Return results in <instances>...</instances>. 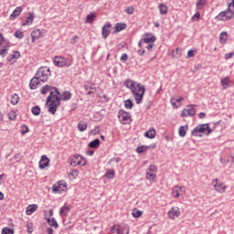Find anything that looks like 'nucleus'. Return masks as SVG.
Returning <instances> with one entry per match:
<instances>
[{"label": "nucleus", "mask_w": 234, "mask_h": 234, "mask_svg": "<svg viewBox=\"0 0 234 234\" xmlns=\"http://www.w3.org/2000/svg\"><path fill=\"white\" fill-rule=\"evenodd\" d=\"M87 127H88V124H87V122L85 121H80L78 124V129L80 133H83V131H87Z\"/></svg>", "instance_id": "bb28decb"}, {"label": "nucleus", "mask_w": 234, "mask_h": 234, "mask_svg": "<svg viewBox=\"0 0 234 234\" xmlns=\"http://www.w3.org/2000/svg\"><path fill=\"white\" fill-rule=\"evenodd\" d=\"M37 205H36V204L29 205L27 207L26 215L30 216V215H32V213H34V211H37Z\"/></svg>", "instance_id": "b1692460"}, {"label": "nucleus", "mask_w": 234, "mask_h": 234, "mask_svg": "<svg viewBox=\"0 0 234 234\" xmlns=\"http://www.w3.org/2000/svg\"><path fill=\"white\" fill-rule=\"evenodd\" d=\"M50 69L47 67L40 68L37 73L36 76L39 80V81H42L45 83V81H48V78H50Z\"/></svg>", "instance_id": "20e7f679"}, {"label": "nucleus", "mask_w": 234, "mask_h": 234, "mask_svg": "<svg viewBox=\"0 0 234 234\" xmlns=\"http://www.w3.org/2000/svg\"><path fill=\"white\" fill-rule=\"evenodd\" d=\"M119 122L122 123V125H129L131 123V114L123 110L119 111L118 112Z\"/></svg>", "instance_id": "6e6552de"}, {"label": "nucleus", "mask_w": 234, "mask_h": 234, "mask_svg": "<svg viewBox=\"0 0 234 234\" xmlns=\"http://www.w3.org/2000/svg\"><path fill=\"white\" fill-rule=\"evenodd\" d=\"M22 12L23 8L21 6L16 7L9 16L10 21H14Z\"/></svg>", "instance_id": "6ab92c4d"}, {"label": "nucleus", "mask_w": 234, "mask_h": 234, "mask_svg": "<svg viewBox=\"0 0 234 234\" xmlns=\"http://www.w3.org/2000/svg\"><path fill=\"white\" fill-rule=\"evenodd\" d=\"M53 63L57 67H70V65H72V59L62 57H55Z\"/></svg>", "instance_id": "0eeeda50"}, {"label": "nucleus", "mask_w": 234, "mask_h": 234, "mask_svg": "<svg viewBox=\"0 0 234 234\" xmlns=\"http://www.w3.org/2000/svg\"><path fill=\"white\" fill-rule=\"evenodd\" d=\"M158 8L161 16H165V14H167V5L160 4Z\"/></svg>", "instance_id": "f704fd0d"}, {"label": "nucleus", "mask_w": 234, "mask_h": 234, "mask_svg": "<svg viewBox=\"0 0 234 234\" xmlns=\"http://www.w3.org/2000/svg\"><path fill=\"white\" fill-rule=\"evenodd\" d=\"M207 3V0H197L196 6L197 10H202L204 6H206V4Z\"/></svg>", "instance_id": "7c9ffc66"}, {"label": "nucleus", "mask_w": 234, "mask_h": 234, "mask_svg": "<svg viewBox=\"0 0 234 234\" xmlns=\"http://www.w3.org/2000/svg\"><path fill=\"white\" fill-rule=\"evenodd\" d=\"M133 101L131 100H127L124 101V107L125 109H133Z\"/></svg>", "instance_id": "49530a36"}, {"label": "nucleus", "mask_w": 234, "mask_h": 234, "mask_svg": "<svg viewBox=\"0 0 234 234\" xmlns=\"http://www.w3.org/2000/svg\"><path fill=\"white\" fill-rule=\"evenodd\" d=\"M146 178L150 182H153L156 178V174H154V172H149V171L146 170Z\"/></svg>", "instance_id": "72a5a7b5"}, {"label": "nucleus", "mask_w": 234, "mask_h": 234, "mask_svg": "<svg viewBox=\"0 0 234 234\" xmlns=\"http://www.w3.org/2000/svg\"><path fill=\"white\" fill-rule=\"evenodd\" d=\"M200 19V12H197L193 16H192V21H198Z\"/></svg>", "instance_id": "6e6d98bb"}, {"label": "nucleus", "mask_w": 234, "mask_h": 234, "mask_svg": "<svg viewBox=\"0 0 234 234\" xmlns=\"http://www.w3.org/2000/svg\"><path fill=\"white\" fill-rule=\"evenodd\" d=\"M142 214H143V212L138 209H133L132 211V215H133V217H134V218H138L142 217Z\"/></svg>", "instance_id": "37998d69"}, {"label": "nucleus", "mask_w": 234, "mask_h": 234, "mask_svg": "<svg viewBox=\"0 0 234 234\" xmlns=\"http://www.w3.org/2000/svg\"><path fill=\"white\" fill-rule=\"evenodd\" d=\"M132 93L135 100V103H137V105H140V103H142V101L144 100V95L145 94V87L138 83V86L134 87Z\"/></svg>", "instance_id": "7ed1b4c3"}, {"label": "nucleus", "mask_w": 234, "mask_h": 234, "mask_svg": "<svg viewBox=\"0 0 234 234\" xmlns=\"http://www.w3.org/2000/svg\"><path fill=\"white\" fill-rule=\"evenodd\" d=\"M105 176L109 179L114 178V170H109L106 172Z\"/></svg>", "instance_id": "de8ad7c7"}, {"label": "nucleus", "mask_w": 234, "mask_h": 234, "mask_svg": "<svg viewBox=\"0 0 234 234\" xmlns=\"http://www.w3.org/2000/svg\"><path fill=\"white\" fill-rule=\"evenodd\" d=\"M110 229L112 234H129V227L127 226L113 225Z\"/></svg>", "instance_id": "9d476101"}, {"label": "nucleus", "mask_w": 234, "mask_h": 234, "mask_svg": "<svg viewBox=\"0 0 234 234\" xmlns=\"http://www.w3.org/2000/svg\"><path fill=\"white\" fill-rule=\"evenodd\" d=\"M31 37H32V43H35L36 39H39V37H41V30L35 29L34 31H32Z\"/></svg>", "instance_id": "5701e85b"}, {"label": "nucleus", "mask_w": 234, "mask_h": 234, "mask_svg": "<svg viewBox=\"0 0 234 234\" xmlns=\"http://www.w3.org/2000/svg\"><path fill=\"white\" fill-rule=\"evenodd\" d=\"M25 37V35L23 34L22 31H16L15 32V37H17V39H23V37Z\"/></svg>", "instance_id": "09e8293b"}, {"label": "nucleus", "mask_w": 234, "mask_h": 234, "mask_svg": "<svg viewBox=\"0 0 234 234\" xmlns=\"http://www.w3.org/2000/svg\"><path fill=\"white\" fill-rule=\"evenodd\" d=\"M6 48H0V56H2V58H5V56H6Z\"/></svg>", "instance_id": "864d4df0"}, {"label": "nucleus", "mask_w": 234, "mask_h": 234, "mask_svg": "<svg viewBox=\"0 0 234 234\" xmlns=\"http://www.w3.org/2000/svg\"><path fill=\"white\" fill-rule=\"evenodd\" d=\"M2 234H14V229L8 228V227H5L2 229Z\"/></svg>", "instance_id": "c03bdc74"}, {"label": "nucleus", "mask_w": 234, "mask_h": 234, "mask_svg": "<svg viewBox=\"0 0 234 234\" xmlns=\"http://www.w3.org/2000/svg\"><path fill=\"white\" fill-rule=\"evenodd\" d=\"M153 47H154V43L148 44L145 48H147L148 50H151L153 48Z\"/></svg>", "instance_id": "69168bd1"}, {"label": "nucleus", "mask_w": 234, "mask_h": 234, "mask_svg": "<svg viewBox=\"0 0 234 234\" xmlns=\"http://www.w3.org/2000/svg\"><path fill=\"white\" fill-rule=\"evenodd\" d=\"M144 136L146 138H150V140H153V138L156 136V131L151 128L149 131L145 132Z\"/></svg>", "instance_id": "a878e982"}, {"label": "nucleus", "mask_w": 234, "mask_h": 234, "mask_svg": "<svg viewBox=\"0 0 234 234\" xmlns=\"http://www.w3.org/2000/svg\"><path fill=\"white\" fill-rule=\"evenodd\" d=\"M48 164H50V159L47 155H42L39 161V168L45 169V167H48Z\"/></svg>", "instance_id": "dca6fc26"}, {"label": "nucleus", "mask_w": 234, "mask_h": 234, "mask_svg": "<svg viewBox=\"0 0 234 234\" xmlns=\"http://www.w3.org/2000/svg\"><path fill=\"white\" fill-rule=\"evenodd\" d=\"M143 41L144 43H146V44L154 43V41H156V37L154 36L149 37V34H145L144 36Z\"/></svg>", "instance_id": "412c9836"}, {"label": "nucleus", "mask_w": 234, "mask_h": 234, "mask_svg": "<svg viewBox=\"0 0 234 234\" xmlns=\"http://www.w3.org/2000/svg\"><path fill=\"white\" fill-rule=\"evenodd\" d=\"M47 233L48 234H52V233H54V229H52V228H48Z\"/></svg>", "instance_id": "774afa93"}, {"label": "nucleus", "mask_w": 234, "mask_h": 234, "mask_svg": "<svg viewBox=\"0 0 234 234\" xmlns=\"http://www.w3.org/2000/svg\"><path fill=\"white\" fill-rule=\"evenodd\" d=\"M222 89L226 90L228 87H231V81L229 80V77H225L220 80Z\"/></svg>", "instance_id": "4be33fe9"}, {"label": "nucleus", "mask_w": 234, "mask_h": 234, "mask_svg": "<svg viewBox=\"0 0 234 234\" xmlns=\"http://www.w3.org/2000/svg\"><path fill=\"white\" fill-rule=\"evenodd\" d=\"M79 174H80V173H79L78 170H76V169H72V170H70V172H69V175H70V176H72V178H77V176H78Z\"/></svg>", "instance_id": "8fccbe9b"}, {"label": "nucleus", "mask_w": 234, "mask_h": 234, "mask_svg": "<svg viewBox=\"0 0 234 234\" xmlns=\"http://www.w3.org/2000/svg\"><path fill=\"white\" fill-rule=\"evenodd\" d=\"M227 163L232 165V164H234V155H229L227 157Z\"/></svg>", "instance_id": "13d9d810"}, {"label": "nucleus", "mask_w": 234, "mask_h": 234, "mask_svg": "<svg viewBox=\"0 0 234 234\" xmlns=\"http://www.w3.org/2000/svg\"><path fill=\"white\" fill-rule=\"evenodd\" d=\"M180 215H181L180 207H172L167 213L168 218H170L172 220L178 218V217H180Z\"/></svg>", "instance_id": "9b49d317"}, {"label": "nucleus", "mask_w": 234, "mask_h": 234, "mask_svg": "<svg viewBox=\"0 0 234 234\" xmlns=\"http://www.w3.org/2000/svg\"><path fill=\"white\" fill-rule=\"evenodd\" d=\"M69 165L71 167H76V165H87V161L80 154H74L69 157Z\"/></svg>", "instance_id": "39448f33"}, {"label": "nucleus", "mask_w": 234, "mask_h": 234, "mask_svg": "<svg viewBox=\"0 0 234 234\" xmlns=\"http://www.w3.org/2000/svg\"><path fill=\"white\" fill-rule=\"evenodd\" d=\"M180 48H176V50L172 51L173 58H180L181 56Z\"/></svg>", "instance_id": "a18cd8bd"}, {"label": "nucleus", "mask_w": 234, "mask_h": 234, "mask_svg": "<svg viewBox=\"0 0 234 234\" xmlns=\"http://www.w3.org/2000/svg\"><path fill=\"white\" fill-rule=\"evenodd\" d=\"M112 162H116V164H118L120 162V157H114V158L111 159L109 161V164H111Z\"/></svg>", "instance_id": "e2e57ef3"}, {"label": "nucleus", "mask_w": 234, "mask_h": 234, "mask_svg": "<svg viewBox=\"0 0 234 234\" xmlns=\"http://www.w3.org/2000/svg\"><path fill=\"white\" fill-rule=\"evenodd\" d=\"M48 224H49V226H52L53 228H58V221H56V219L54 218H46Z\"/></svg>", "instance_id": "58836bf2"}, {"label": "nucleus", "mask_w": 234, "mask_h": 234, "mask_svg": "<svg viewBox=\"0 0 234 234\" xmlns=\"http://www.w3.org/2000/svg\"><path fill=\"white\" fill-rule=\"evenodd\" d=\"M195 107H197V105L190 104L186 106V108L183 110L181 113V118H187V116H195V114H197V110L195 109Z\"/></svg>", "instance_id": "1a4fd4ad"}, {"label": "nucleus", "mask_w": 234, "mask_h": 234, "mask_svg": "<svg viewBox=\"0 0 234 234\" xmlns=\"http://www.w3.org/2000/svg\"><path fill=\"white\" fill-rule=\"evenodd\" d=\"M89 147H90V149H98V147H100V139H94L91 141L89 144Z\"/></svg>", "instance_id": "cd10ccee"}, {"label": "nucleus", "mask_w": 234, "mask_h": 234, "mask_svg": "<svg viewBox=\"0 0 234 234\" xmlns=\"http://www.w3.org/2000/svg\"><path fill=\"white\" fill-rule=\"evenodd\" d=\"M31 112L34 116H39V114H41V108H39V106H34Z\"/></svg>", "instance_id": "e433bc0d"}, {"label": "nucleus", "mask_w": 234, "mask_h": 234, "mask_svg": "<svg viewBox=\"0 0 234 234\" xmlns=\"http://www.w3.org/2000/svg\"><path fill=\"white\" fill-rule=\"evenodd\" d=\"M187 129H189V125H186V126H180L178 129V133H179V136H181V138H184L186 136V134H187Z\"/></svg>", "instance_id": "393cba45"}, {"label": "nucleus", "mask_w": 234, "mask_h": 234, "mask_svg": "<svg viewBox=\"0 0 234 234\" xmlns=\"http://www.w3.org/2000/svg\"><path fill=\"white\" fill-rule=\"evenodd\" d=\"M212 130L209 128L208 123L199 124L197 125L191 133L192 136H202V134H206L209 136L211 134Z\"/></svg>", "instance_id": "f03ea898"}, {"label": "nucleus", "mask_w": 234, "mask_h": 234, "mask_svg": "<svg viewBox=\"0 0 234 234\" xmlns=\"http://www.w3.org/2000/svg\"><path fill=\"white\" fill-rule=\"evenodd\" d=\"M67 189V185L64 183V181H59L58 185H54L52 187L53 193H60V191H65Z\"/></svg>", "instance_id": "ddd939ff"}, {"label": "nucleus", "mask_w": 234, "mask_h": 234, "mask_svg": "<svg viewBox=\"0 0 234 234\" xmlns=\"http://www.w3.org/2000/svg\"><path fill=\"white\" fill-rule=\"evenodd\" d=\"M126 27L127 26L125 24H116L115 30L117 32H122V30H125Z\"/></svg>", "instance_id": "79ce46f5"}, {"label": "nucleus", "mask_w": 234, "mask_h": 234, "mask_svg": "<svg viewBox=\"0 0 234 234\" xmlns=\"http://www.w3.org/2000/svg\"><path fill=\"white\" fill-rule=\"evenodd\" d=\"M184 100L183 97H178V96H174L170 99V103L174 109H178L180 106L177 105L176 103H180Z\"/></svg>", "instance_id": "f3484780"}, {"label": "nucleus", "mask_w": 234, "mask_h": 234, "mask_svg": "<svg viewBox=\"0 0 234 234\" xmlns=\"http://www.w3.org/2000/svg\"><path fill=\"white\" fill-rule=\"evenodd\" d=\"M198 118H200L201 120L204 119V118H206V113L200 112V113L198 114Z\"/></svg>", "instance_id": "338daca9"}, {"label": "nucleus", "mask_w": 234, "mask_h": 234, "mask_svg": "<svg viewBox=\"0 0 234 234\" xmlns=\"http://www.w3.org/2000/svg\"><path fill=\"white\" fill-rule=\"evenodd\" d=\"M184 195H186V189L180 186H176L172 190V197H174V198L184 197Z\"/></svg>", "instance_id": "f8f14e48"}, {"label": "nucleus", "mask_w": 234, "mask_h": 234, "mask_svg": "<svg viewBox=\"0 0 234 234\" xmlns=\"http://www.w3.org/2000/svg\"><path fill=\"white\" fill-rule=\"evenodd\" d=\"M11 103H12V105H17V103H19V95H17V94L12 95Z\"/></svg>", "instance_id": "ea45409f"}, {"label": "nucleus", "mask_w": 234, "mask_h": 234, "mask_svg": "<svg viewBox=\"0 0 234 234\" xmlns=\"http://www.w3.org/2000/svg\"><path fill=\"white\" fill-rule=\"evenodd\" d=\"M94 19H96V14H90L86 16V23H92Z\"/></svg>", "instance_id": "a19ab883"}, {"label": "nucleus", "mask_w": 234, "mask_h": 234, "mask_svg": "<svg viewBox=\"0 0 234 234\" xmlns=\"http://www.w3.org/2000/svg\"><path fill=\"white\" fill-rule=\"evenodd\" d=\"M70 98H72V94L70 93V91H64L62 94V101H69V100H70Z\"/></svg>", "instance_id": "c9c22d12"}, {"label": "nucleus", "mask_w": 234, "mask_h": 234, "mask_svg": "<svg viewBox=\"0 0 234 234\" xmlns=\"http://www.w3.org/2000/svg\"><path fill=\"white\" fill-rule=\"evenodd\" d=\"M124 85H125V87H126L127 89H130V90H132V92H133V89H134L135 87H139V86H138V82H136V81H134V80H126L124 81Z\"/></svg>", "instance_id": "aec40b11"}, {"label": "nucleus", "mask_w": 234, "mask_h": 234, "mask_svg": "<svg viewBox=\"0 0 234 234\" xmlns=\"http://www.w3.org/2000/svg\"><path fill=\"white\" fill-rule=\"evenodd\" d=\"M49 92V96L47 98V103L48 104V112L50 114H56L58 108L61 105V93L58 90V88L45 85L41 89V94H47Z\"/></svg>", "instance_id": "f257e3e1"}, {"label": "nucleus", "mask_w": 234, "mask_h": 234, "mask_svg": "<svg viewBox=\"0 0 234 234\" xmlns=\"http://www.w3.org/2000/svg\"><path fill=\"white\" fill-rule=\"evenodd\" d=\"M227 16V21H229L232 17H234V9L229 6L227 10H225Z\"/></svg>", "instance_id": "c85d7f7f"}, {"label": "nucleus", "mask_w": 234, "mask_h": 234, "mask_svg": "<svg viewBox=\"0 0 234 234\" xmlns=\"http://www.w3.org/2000/svg\"><path fill=\"white\" fill-rule=\"evenodd\" d=\"M9 120H12V121L16 120V113L14 112H11L9 113Z\"/></svg>", "instance_id": "680f3d73"}, {"label": "nucleus", "mask_w": 234, "mask_h": 234, "mask_svg": "<svg viewBox=\"0 0 234 234\" xmlns=\"http://www.w3.org/2000/svg\"><path fill=\"white\" fill-rule=\"evenodd\" d=\"M126 14L132 15L134 12V7L133 6H128L125 9Z\"/></svg>", "instance_id": "5fc2aeb1"}, {"label": "nucleus", "mask_w": 234, "mask_h": 234, "mask_svg": "<svg viewBox=\"0 0 234 234\" xmlns=\"http://www.w3.org/2000/svg\"><path fill=\"white\" fill-rule=\"evenodd\" d=\"M146 171L150 172V173H154L156 174V171H158V168L155 165H150L149 169H147Z\"/></svg>", "instance_id": "3c124183"}, {"label": "nucleus", "mask_w": 234, "mask_h": 234, "mask_svg": "<svg viewBox=\"0 0 234 234\" xmlns=\"http://www.w3.org/2000/svg\"><path fill=\"white\" fill-rule=\"evenodd\" d=\"M127 54L126 53H123L121 57V61H127Z\"/></svg>", "instance_id": "0e129e2a"}, {"label": "nucleus", "mask_w": 234, "mask_h": 234, "mask_svg": "<svg viewBox=\"0 0 234 234\" xmlns=\"http://www.w3.org/2000/svg\"><path fill=\"white\" fill-rule=\"evenodd\" d=\"M186 58H195V51L193 49L188 50Z\"/></svg>", "instance_id": "bf43d9fd"}, {"label": "nucleus", "mask_w": 234, "mask_h": 234, "mask_svg": "<svg viewBox=\"0 0 234 234\" xmlns=\"http://www.w3.org/2000/svg\"><path fill=\"white\" fill-rule=\"evenodd\" d=\"M39 79L37 78V75H35V77L33 79H31L30 82H29V88L31 89V90H35V89H37V85H39Z\"/></svg>", "instance_id": "a211bd4d"}, {"label": "nucleus", "mask_w": 234, "mask_h": 234, "mask_svg": "<svg viewBox=\"0 0 234 234\" xmlns=\"http://www.w3.org/2000/svg\"><path fill=\"white\" fill-rule=\"evenodd\" d=\"M21 129H22V134H27V133H28L29 131L28 126L25 124L21 126Z\"/></svg>", "instance_id": "4d7b16f0"}, {"label": "nucleus", "mask_w": 234, "mask_h": 234, "mask_svg": "<svg viewBox=\"0 0 234 234\" xmlns=\"http://www.w3.org/2000/svg\"><path fill=\"white\" fill-rule=\"evenodd\" d=\"M34 13H31L29 16L27 18L26 22L22 24L23 27H27V25H32V23H34Z\"/></svg>", "instance_id": "c756f323"}, {"label": "nucleus", "mask_w": 234, "mask_h": 234, "mask_svg": "<svg viewBox=\"0 0 234 234\" xmlns=\"http://www.w3.org/2000/svg\"><path fill=\"white\" fill-rule=\"evenodd\" d=\"M112 27V25H111V23H108L102 27L101 34H102V37L104 39H107V37H109V36H111Z\"/></svg>", "instance_id": "4468645a"}, {"label": "nucleus", "mask_w": 234, "mask_h": 234, "mask_svg": "<svg viewBox=\"0 0 234 234\" xmlns=\"http://www.w3.org/2000/svg\"><path fill=\"white\" fill-rule=\"evenodd\" d=\"M226 11L220 12L217 16L216 19H218V21H228L227 20V15H226Z\"/></svg>", "instance_id": "473e14b6"}, {"label": "nucleus", "mask_w": 234, "mask_h": 234, "mask_svg": "<svg viewBox=\"0 0 234 234\" xmlns=\"http://www.w3.org/2000/svg\"><path fill=\"white\" fill-rule=\"evenodd\" d=\"M212 186L215 191H217V193H220L221 195L226 193V189H228L226 184L221 182L218 178H216L212 181Z\"/></svg>", "instance_id": "423d86ee"}, {"label": "nucleus", "mask_w": 234, "mask_h": 234, "mask_svg": "<svg viewBox=\"0 0 234 234\" xmlns=\"http://www.w3.org/2000/svg\"><path fill=\"white\" fill-rule=\"evenodd\" d=\"M147 149H149V146L141 145L136 148V153H138V154H142L143 153H145V151H147Z\"/></svg>", "instance_id": "4c0bfd02"}, {"label": "nucleus", "mask_w": 234, "mask_h": 234, "mask_svg": "<svg viewBox=\"0 0 234 234\" xmlns=\"http://www.w3.org/2000/svg\"><path fill=\"white\" fill-rule=\"evenodd\" d=\"M72 209V206L70 205H64L60 210H59V215L60 217H67V215H69V213H70V210Z\"/></svg>", "instance_id": "2eb2a0df"}, {"label": "nucleus", "mask_w": 234, "mask_h": 234, "mask_svg": "<svg viewBox=\"0 0 234 234\" xmlns=\"http://www.w3.org/2000/svg\"><path fill=\"white\" fill-rule=\"evenodd\" d=\"M234 52H229L225 55L226 59H231L233 58Z\"/></svg>", "instance_id": "052dcab7"}, {"label": "nucleus", "mask_w": 234, "mask_h": 234, "mask_svg": "<svg viewBox=\"0 0 234 234\" xmlns=\"http://www.w3.org/2000/svg\"><path fill=\"white\" fill-rule=\"evenodd\" d=\"M228 41V32L223 31L219 35V43H226Z\"/></svg>", "instance_id": "2f4dec72"}, {"label": "nucleus", "mask_w": 234, "mask_h": 234, "mask_svg": "<svg viewBox=\"0 0 234 234\" xmlns=\"http://www.w3.org/2000/svg\"><path fill=\"white\" fill-rule=\"evenodd\" d=\"M19 58H21V53H19V51H14L13 55H12V58L13 59H19Z\"/></svg>", "instance_id": "603ef678"}]
</instances>
